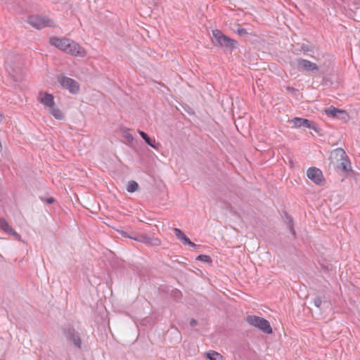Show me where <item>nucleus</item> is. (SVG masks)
Returning a JSON list of instances; mask_svg holds the SVG:
<instances>
[{
    "label": "nucleus",
    "mask_w": 360,
    "mask_h": 360,
    "mask_svg": "<svg viewBox=\"0 0 360 360\" xmlns=\"http://www.w3.org/2000/svg\"><path fill=\"white\" fill-rule=\"evenodd\" d=\"M39 101L45 106L48 107L49 109L55 105L54 98L52 94L45 93L44 94H41L39 96Z\"/></svg>",
    "instance_id": "12"
},
{
    "label": "nucleus",
    "mask_w": 360,
    "mask_h": 360,
    "mask_svg": "<svg viewBox=\"0 0 360 360\" xmlns=\"http://www.w3.org/2000/svg\"><path fill=\"white\" fill-rule=\"evenodd\" d=\"M289 228H290V229L291 233H292L293 235H295V230H294V229H293V226H292V221H290Z\"/></svg>",
    "instance_id": "27"
},
{
    "label": "nucleus",
    "mask_w": 360,
    "mask_h": 360,
    "mask_svg": "<svg viewBox=\"0 0 360 360\" xmlns=\"http://www.w3.org/2000/svg\"><path fill=\"white\" fill-rule=\"evenodd\" d=\"M197 323H198V322H197V321H196V320H195V319H191V321H190V325H191V326H196V325H197Z\"/></svg>",
    "instance_id": "29"
},
{
    "label": "nucleus",
    "mask_w": 360,
    "mask_h": 360,
    "mask_svg": "<svg viewBox=\"0 0 360 360\" xmlns=\"http://www.w3.org/2000/svg\"><path fill=\"white\" fill-rule=\"evenodd\" d=\"M212 42L215 46L225 48L227 51L231 52L238 46V43L226 35L224 34L220 30H215L212 31Z\"/></svg>",
    "instance_id": "2"
},
{
    "label": "nucleus",
    "mask_w": 360,
    "mask_h": 360,
    "mask_svg": "<svg viewBox=\"0 0 360 360\" xmlns=\"http://www.w3.org/2000/svg\"><path fill=\"white\" fill-rule=\"evenodd\" d=\"M120 234L122 236L125 237V238H129V234L127 232L124 231H122L120 232Z\"/></svg>",
    "instance_id": "28"
},
{
    "label": "nucleus",
    "mask_w": 360,
    "mask_h": 360,
    "mask_svg": "<svg viewBox=\"0 0 360 360\" xmlns=\"http://www.w3.org/2000/svg\"><path fill=\"white\" fill-rule=\"evenodd\" d=\"M58 82L72 94H77L79 91V86L73 79L63 76L58 78Z\"/></svg>",
    "instance_id": "6"
},
{
    "label": "nucleus",
    "mask_w": 360,
    "mask_h": 360,
    "mask_svg": "<svg viewBox=\"0 0 360 360\" xmlns=\"http://www.w3.org/2000/svg\"><path fill=\"white\" fill-rule=\"evenodd\" d=\"M307 177L316 184H321L324 181L321 170L316 167H310L307 172Z\"/></svg>",
    "instance_id": "9"
},
{
    "label": "nucleus",
    "mask_w": 360,
    "mask_h": 360,
    "mask_svg": "<svg viewBox=\"0 0 360 360\" xmlns=\"http://www.w3.org/2000/svg\"><path fill=\"white\" fill-rule=\"evenodd\" d=\"M296 63L298 68L302 71L316 74L319 70V67L314 63L303 58H297Z\"/></svg>",
    "instance_id": "5"
},
{
    "label": "nucleus",
    "mask_w": 360,
    "mask_h": 360,
    "mask_svg": "<svg viewBox=\"0 0 360 360\" xmlns=\"http://www.w3.org/2000/svg\"><path fill=\"white\" fill-rule=\"evenodd\" d=\"M145 243H149L152 245H159L160 244V241L158 238H151L146 236V241H143Z\"/></svg>",
    "instance_id": "20"
},
{
    "label": "nucleus",
    "mask_w": 360,
    "mask_h": 360,
    "mask_svg": "<svg viewBox=\"0 0 360 360\" xmlns=\"http://www.w3.org/2000/svg\"><path fill=\"white\" fill-rule=\"evenodd\" d=\"M138 188H139V184L134 181H131L129 182V184L127 185V191L129 193H133V192L136 191L138 189Z\"/></svg>",
    "instance_id": "19"
},
{
    "label": "nucleus",
    "mask_w": 360,
    "mask_h": 360,
    "mask_svg": "<svg viewBox=\"0 0 360 360\" xmlns=\"http://www.w3.org/2000/svg\"><path fill=\"white\" fill-rule=\"evenodd\" d=\"M236 33L240 36H245L248 34L247 30L244 28H238L236 30Z\"/></svg>",
    "instance_id": "24"
},
{
    "label": "nucleus",
    "mask_w": 360,
    "mask_h": 360,
    "mask_svg": "<svg viewBox=\"0 0 360 360\" xmlns=\"http://www.w3.org/2000/svg\"><path fill=\"white\" fill-rule=\"evenodd\" d=\"M182 243H184V244H187L191 247H195L196 245L193 243L192 241H191V240L185 235V236L181 239V240Z\"/></svg>",
    "instance_id": "23"
},
{
    "label": "nucleus",
    "mask_w": 360,
    "mask_h": 360,
    "mask_svg": "<svg viewBox=\"0 0 360 360\" xmlns=\"http://www.w3.org/2000/svg\"><path fill=\"white\" fill-rule=\"evenodd\" d=\"M0 229L6 233L15 236L16 238L20 237V236L9 226L4 219H0Z\"/></svg>",
    "instance_id": "13"
},
{
    "label": "nucleus",
    "mask_w": 360,
    "mask_h": 360,
    "mask_svg": "<svg viewBox=\"0 0 360 360\" xmlns=\"http://www.w3.org/2000/svg\"><path fill=\"white\" fill-rule=\"evenodd\" d=\"M314 304L315 307H316L317 308H320L321 305L322 304V301H321V298H319V297L315 298L314 300Z\"/></svg>",
    "instance_id": "25"
},
{
    "label": "nucleus",
    "mask_w": 360,
    "mask_h": 360,
    "mask_svg": "<svg viewBox=\"0 0 360 360\" xmlns=\"http://www.w3.org/2000/svg\"><path fill=\"white\" fill-rule=\"evenodd\" d=\"M335 165L338 169H342L344 172H348L351 168L350 162L347 157L345 158L342 160L339 161L338 164Z\"/></svg>",
    "instance_id": "15"
},
{
    "label": "nucleus",
    "mask_w": 360,
    "mask_h": 360,
    "mask_svg": "<svg viewBox=\"0 0 360 360\" xmlns=\"http://www.w3.org/2000/svg\"><path fill=\"white\" fill-rule=\"evenodd\" d=\"M291 122L295 127L312 129L315 131H318V128L316 124L309 120L301 117H295L293 120H292Z\"/></svg>",
    "instance_id": "8"
},
{
    "label": "nucleus",
    "mask_w": 360,
    "mask_h": 360,
    "mask_svg": "<svg viewBox=\"0 0 360 360\" xmlns=\"http://www.w3.org/2000/svg\"><path fill=\"white\" fill-rule=\"evenodd\" d=\"M54 198L52 197L48 198L45 199V201L49 204H52L54 202Z\"/></svg>",
    "instance_id": "26"
},
{
    "label": "nucleus",
    "mask_w": 360,
    "mask_h": 360,
    "mask_svg": "<svg viewBox=\"0 0 360 360\" xmlns=\"http://www.w3.org/2000/svg\"><path fill=\"white\" fill-rule=\"evenodd\" d=\"M245 320L248 324L259 329L264 333L271 334L272 333V328L269 322L262 317L248 315Z\"/></svg>",
    "instance_id": "3"
},
{
    "label": "nucleus",
    "mask_w": 360,
    "mask_h": 360,
    "mask_svg": "<svg viewBox=\"0 0 360 360\" xmlns=\"http://www.w3.org/2000/svg\"><path fill=\"white\" fill-rule=\"evenodd\" d=\"M49 112L56 120H62L64 119V115L62 111L58 108H56L55 105L49 108Z\"/></svg>",
    "instance_id": "16"
},
{
    "label": "nucleus",
    "mask_w": 360,
    "mask_h": 360,
    "mask_svg": "<svg viewBox=\"0 0 360 360\" xmlns=\"http://www.w3.org/2000/svg\"><path fill=\"white\" fill-rule=\"evenodd\" d=\"M65 335L68 341L71 342L74 346L77 349H81L82 347V339H81V333L74 328H68Z\"/></svg>",
    "instance_id": "7"
},
{
    "label": "nucleus",
    "mask_w": 360,
    "mask_h": 360,
    "mask_svg": "<svg viewBox=\"0 0 360 360\" xmlns=\"http://www.w3.org/2000/svg\"><path fill=\"white\" fill-rule=\"evenodd\" d=\"M173 231L176 237L180 240L185 236L184 233L178 228L173 229Z\"/></svg>",
    "instance_id": "21"
},
{
    "label": "nucleus",
    "mask_w": 360,
    "mask_h": 360,
    "mask_svg": "<svg viewBox=\"0 0 360 360\" xmlns=\"http://www.w3.org/2000/svg\"><path fill=\"white\" fill-rule=\"evenodd\" d=\"M139 133L148 145L155 149L158 148L160 143H157L154 139L150 138L149 136L143 131H139Z\"/></svg>",
    "instance_id": "14"
},
{
    "label": "nucleus",
    "mask_w": 360,
    "mask_h": 360,
    "mask_svg": "<svg viewBox=\"0 0 360 360\" xmlns=\"http://www.w3.org/2000/svg\"><path fill=\"white\" fill-rule=\"evenodd\" d=\"M27 22L33 27L40 30L46 27H53V22L47 16L30 15Z\"/></svg>",
    "instance_id": "4"
},
{
    "label": "nucleus",
    "mask_w": 360,
    "mask_h": 360,
    "mask_svg": "<svg viewBox=\"0 0 360 360\" xmlns=\"http://www.w3.org/2000/svg\"><path fill=\"white\" fill-rule=\"evenodd\" d=\"M324 112L327 115L332 117L345 119L346 117H347V114L345 110L338 109L333 106H330L328 109H326Z\"/></svg>",
    "instance_id": "11"
},
{
    "label": "nucleus",
    "mask_w": 360,
    "mask_h": 360,
    "mask_svg": "<svg viewBox=\"0 0 360 360\" xmlns=\"http://www.w3.org/2000/svg\"><path fill=\"white\" fill-rule=\"evenodd\" d=\"M3 120V115L0 112V122Z\"/></svg>",
    "instance_id": "30"
},
{
    "label": "nucleus",
    "mask_w": 360,
    "mask_h": 360,
    "mask_svg": "<svg viewBox=\"0 0 360 360\" xmlns=\"http://www.w3.org/2000/svg\"><path fill=\"white\" fill-rule=\"evenodd\" d=\"M50 44L72 56L80 57L86 56V51L84 49L70 39L53 37L50 39Z\"/></svg>",
    "instance_id": "1"
},
{
    "label": "nucleus",
    "mask_w": 360,
    "mask_h": 360,
    "mask_svg": "<svg viewBox=\"0 0 360 360\" xmlns=\"http://www.w3.org/2000/svg\"><path fill=\"white\" fill-rule=\"evenodd\" d=\"M346 157L345 151L341 148H338L331 151L330 160L333 164H338L339 161L342 160Z\"/></svg>",
    "instance_id": "10"
},
{
    "label": "nucleus",
    "mask_w": 360,
    "mask_h": 360,
    "mask_svg": "<svg viewBox=\"0 0 360 360\" xmlns=\"http://www.w3.org/2000/svg\"><path fill=\"white\" fill-rule=\"evenodd\" d=\"M207 359L210 360H219L222 358V356L214 351H210L206 354Z\"/></svg>",
    "instance_id": "18"
},
{
    "label": "nucleus",
    "mask_w": 360,
    "mask_h": 360,
    "mask_svg": "<svg viewBox=\"0 0 360 360\" xmlns=\"http://www.w3.org/2000/svg\"><path fill=\"white\" fill-rule=\"evenodd\" d=\"M198 260L202 261L203 262L210 263L212 262L211 258L205 255H200L197 257Z\"/></svg>",
    "instance_id": "22"
},
{
    "label": "nucleus",
    "mask_w": 360,
    "mask_h": 360,
    "mask_svg": "<svg viewBox=\"0 0 360 360\" xmlns=\"http://www.w3.org/2000/svg\"><path fill=\"white\" fill-rule=\"evenodd\" d=\"M129 238H131L136 241L142 242V243H143V241H146V236L136 234L135 233H131V234H129Z\"/></svg>",
    "instance_id": "17"
}]
</instances>
